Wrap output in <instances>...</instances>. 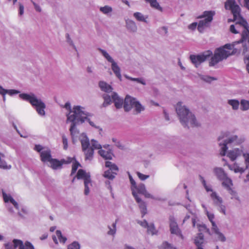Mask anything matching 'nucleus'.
I'll return each instance as SVG.
<instances>
[{
	"label": "nucleus",
	"mask_w": 249,
	"mask_h": 249,
	"mask_svg": "<svg viewBox=\"0 0 249 249\" xmlns=\"http://www.w3.org/2000/svg\"><path fill=\"white\" fill-rule=\"evenodd\" d=\"M87 118V112L85 108L81 106L74 107L73 111L70 114H67V122H71L70 131L73 143H75L79 137V131L76 128V125L85 122Z\"/></svg>",
	"instance_id": "f257e3e1"
},
{
	"label": "nucleus",
	"mask_w": 249,
	"mask_h": 249,
	"mask_svg": "<svg viewBox=\"0 0 249 249\" xmlns=\"http://www.w3.org/2000/svg\"><path fill=\"white\" fill-rule=\"evenodd\" d=\"M245 141L243 137H238L229 131L222 132L218 138V143L221 147L220 154L225 156L229 147L241 144Z\"/></svg>",
	"instance_id": "f03ea898"
},
{
	"label": "nucleus",
	"mask_w": 249,
	"mask_h": 249,
	"mask_svg": "<svg viewBox=\"0 0 249 249\" xmlns=\"http://www.w3.org/2000/svg\"><path fill=\"white\" fill-rule=\"evenodd\" d=\"M176 110L180 122L184 127H196L200 123L196 120L195 115L181 102H178Z\"/></svg>",
	"instance_id": "7ed1b4c3"
},
{
	"label": "nucleus",
	"mask_w": 249,
	"mask_h": 249,
	"mask_svg": "<svg viewBox=\"0 0 249 249\" xmlns=\"http://www.w3.org/2000/svg\"><path fill=\"white\" fill-rule=\"evenodd\" d=\"M19 97L20 99L29 102L39 115L45 116L46 105L42 100L38 98L34 93H21L19 94Z\"/></svg>",
	"instance_id": "20e7f679"
},
{
	"label": "nucleus",
	"mask_w": 249,
	"mask_h": 249,
	"mask_svg": "<svg viewBox=\"0 0 249 249\" xmlns=\"http://www.w3.org/2000/svg\"><path fill=\"white\" fill-rule=\"evenodd\" d=\"M127 173L131 183L132 193L135 199L136 197H139L137 193L143 195L146 198L155 199L153 195L147 191L143 183H140L137 185L129 172H127Z\"/></svg>",
	"instance_id": "39448f33"
},
{
	"label": "nucleus",
	"mask_w": 249,
	"mask_h": 249,
	"mask_svg": "<svg viewBox=\"0 0 249 249\" xmlns=\"http://www.w3.org/2000/svg\"><path fill=\"white\" fill-rule=\"evenodd\" d=\"M124 108L125 111H129L131 108H134L137 113H140L144 109L139 102L129 95H127L124 99Z\"/></svg>",
	"instance_id": "423d86ee"
},
{
	"label": "nucleus",
	"mask_w": 249,
	"mask_h": 249,
	"mask_svg": "<svg viewBox=\"0 0 249 249\" xmlns=\"http://www.w3.org/2000/svg\"><path fill=\"white\" fill-rule=\"evenodd\" d=\"M214 15V11H206L203 12L201 16L199 17V18H204V19L200 20L198 24L197 30L199 32H203L205 27L209 26L210 23L213 20Z\"/></svg>",
	"instance_id": "0eeeda50"
},
{
	"label": "nucleus",
	"mask_w": 249,
	"mask_h": 249,
	"mask_svg": "<svg viewBox=\"0 0 249 249\" xmlns=\"http://www.w3.org/2000/svg\"><path fill=\"white\" fill-rule=\"evenodd\" d=\"M103 97L104 99V107H107L110 105L112 102V100H113L116 108H120L122 107L123 99L121 98L116 92L112 93L111 97L107 93L104 94Z\"/></svg>",
	"instance_id": "6e6552de"
},
{
	"label": "nucleus",
	"mask_w": 249,
	"mask_h": 249,
	"mask_svg": "<svg viewBox=\"0 0 249 249\" xmlns=\"http://www.w3.org/2000/svg\"><path fill=\"white\" fill-rule=\"evenodd\" d=\"M76 178L78 179H83L84 181V194L88 195L89 193V186H91L90 176L83 169H79L77 173Z\"/></svg>",
	"instance_id": "1a4fd4ad"
},
{
	"label": "nucleus",
	"mask_w": 249,
	"mask_h": 249,
	"mask_svg": "<svg viewBox=\"0 0 249 249\" xmlns=\"http://www.w3.org/2000/svg\"><path fill=\"white\" fill-rule=\"evenodd\" d=\"M214 204L217 207V210L224 215L226 214V206L223 204V199L216 192H213L210 195Z\"/></svg>",
	"instance_id": "9d476101"
},
{
	"label": "nucleus",
	"mask_w": 249,
	"mask_h": 249,
	"mask_svg": "<svg viewBox=\"0 0 249 249\" xmlns=\"http://www.w3.org/2000/svg\"><path fill=\"white\" fill-rule=\"evenodd\" d=\"M212 54L210 51L199 55H191L190 60L196 67H197L201 63L204 62Z\"/></svg>",
	"instance_id": "9b49d317"
},
{
	"label": "nucleus",
	"mask_w": 249,
	"mask_h": 249,
	"mask_svg": "<svg viewBox=\"0 0 249 249\" xmlns=\"http://www.w3.org/2000/svg\"><path fill=\"white\" fill-rule=\"evenodd\" d=\"M74 160L73 158L70 157L68 158L67 160L64 159L59 160L55 159H52L48 162V166L54 170H57L61 168L64 163H69L72 162Z\"/></svg>",
	"instance_id": "f8f14e48"
},
{
	"label": "nucleus",
	"mask_w": 249,
	"mask_h": 249,
	"mask_svg": "<svg viewBox=\"0 0 249 249\" xmlns=\"http://www.w3.org/2000/svg\"><path fill=\"white\" fill-rule=\"evenodd\" d=\"M221 180L222 181V184L223 186H224L231 195V198L238 200V196H237L236 193L231 188L232 186V180L231 179L228 178L227 176L225 178Z\"/></svg>",
	"instance_id": "ddd939ff"
},
{
	"label": "nucleus",
	"mask_w": 249,
	"mask_h": 249,
	"mask_svg": "<svg viewBox=\"0 0 249 249\" xmlns=\"http://www.w3.org/2000/svg\"><path fill=\"white\" fill-rule=\"evenodd\" d=\"M170 222V230L172 234H176L181 239H183V235L181 231L178 228V224L175 217L173 216H170L169 217Z\"/></svg>",
	"instance_id": "4468645a"
},
{
	"label": "nucleus",
	"mask_w": 249,
	"mask_h": 249,
	"mask_svg": "<svg viewBox=\"0 0 249 249\" xmlns=\"http://www.w3.org/2000/svg\"><path fill=\"white\" fill-rule=\"evenodd\" d=\"M137 223L142 227L147 229V232L152 235L157 234L158 231L156 229L154 224L153 223H148L146 220L142 221L138 220Z\"/></svg>",
	"instance_id": "2eb2a0df"
},
{
	"label": "nucleus",
	"mask_w": 249,
	"mask_h": 249,
	"mask_svg": "<svg viewBox=\"0 0 249 249\" xmlns=\"http://www.w3.org/2000/svg\"><path fill=\"white\" fill-rule=\"evenodd\" d=\"M40 156L41 161L44 163H48L53 159L51 156V150L47 147L44 149Z\"/></svg>",
	"instance_id": "dca6fc26"
},
{
	"label": "nucleus",
	"mask_w": 249,
	"mask_h": 249,
	"mask_svg": "<svg viewBox=\"0 0 249 249\" xmlns=\"http://www.w3.org/2000/svg\"><path fill=\"white\" fill-rule=\"evenodd\" d=\"M79 139L81 143L82 149L86 151L87 149L89 148V140L85 133H82L79 136Z\"/></svg>",
	"instance_id": "f3484780"
},
{
	"label": "nucleus",
	"mask_w": 249,
	"mask_h": 249,
	"mask_svg": "<svg viewBox=\"0 0 249 249\" xmlns=\"http://www.w3.org/2000/svg\"><path fill=\"white\" fill-rule=\"evenodd\" d=\"M55 235L53 236V242L57 244L58 243V240L60 243L65 244L67 241V238L63 236L62 234L61 231L59 230H57L55 232Z\"/></svg>",
	"instance_id": "a211bd4d"
},
{
	"label": "nucleus",
	"mask_w": 249,
	"mask_h": 249,
	"mask_svg": "<svg viewBox=\"0 0 249 249\" xmlns=\"http://www.w3.org/2000/svg\"><path fill=\"white\" fill-rule=\"evenodd\" d=\"M242 153L241 149L239 148H234L232 150H230L227 153V156L232 160H234L237 157L240 156Z\"/></svg>",
	"instance_id": "6ab92c4d"
},
{
	"label": "nucleus",
	"mask_w": 249,
	"mask_h": 249,
	"mask_svg": "<svg viewBox=\"0 0 249 249\" xmlns=\"http://www.w3.org/2000/svg\"><path fill=\"white\" fill-rule=\"evenodd\" d=\"M138 203L139 208L142 213V217H143L147 213V206L145 202L142 201L140 197H136L135 199Z\"/></svg>",
	"instance_id": "aec40b11"
},
{
	"label": "nucleus",
	"mask_w": 249,
	"mask_h": 249,
	"mask_svg": "<svg viewBox=\"0 0 249 249\" xmlns=\"http://www.w3.org/2000/svg\"><path fill=\"white\" fill-rule=\"evenodd\" d=\"M195 244L197 246V249H203L204 244V235L202 233H199L195 239Z\"/></svg>",
	"instance_id": "412c9836"
},
{
	"label": "nucleus",
	"mask_w": 249,
	"mask_h": 249,
	"mask_svg": "<svg viewBox=\"0 0 249 249\" xmlns=\"http://www.w3.org/2000/svg\"><path fill=\"white\" fill-rule=\"evenodd\" d=\"M2 196L5 202H10L17 209H18V203L13 199L10 195L6 194L4 192H2Z\"/></svg>",
	"instance_id": "4be33fe9"
},
{
	"label": "nucleus",
	"mask_w": 249,
	"mask_h": 249,
	"mask_svg": "<svg viewBox=\"0 0 249 249\" xmlns=\"http://www.w3.org/2000/svg\"><path fill=\"white\" fill-rule=\"evenodd\" d=\"M111 69L115 74L116 76L120 80H122V75L121 74V70L117 65V63L114 61L111 63Z\"/></svg>",
	"instance_id": "5701e85b"
},
{
	"label": "nucleus",
	"mask_w": 249,
	"mask_h": 249,
	"mask_svg": "<svg viewBox=\"0 0 249 249\" xmlns=\"http://www.w3.org/2000/svg\"><path fill=\"white\" fill-rule=\"evenodd\" d=\"M212 230L213 231L218 240L222 242L225 241L226 237L224 235L219 231L217 225H214L213 228H212Z\"/></svg>",
	"instance_id": "b1692460"
},
{
	"label": "nucleus",
	"mask_w": 249,
	"mask_h": 249,
	"mask_svg": "<svg viewBox=\"0 0 249 249\" xmlns=\"http://www.w3.org/2000/svg\"><path fill=\"white\" fill-rule=\"evenodd\" d=\"M214 173L217 177V178L220 180L225 178L227 176L223 169L219 167L215 168L214 169Z\"/></svg>",
	"instance_id": "393cba45"
},
{
	"label": "nucleus",
	"mask_w": 249,
	"mask_h": 249,
	"mask_svg": "<svg viewBox=\"0 0 249 249\" xmlns=\"http://www.w3.org/2000/svg\"><path fill=\"white\" fill-rule=\"evenodd\" d=\"M98 153L99 155L105 160H111L113 156V154L111 151H106L103 149L99 150Z\"/></svg>",
	"instance_id": "a878e982"
},
{
	"label": "nucleus",
	"mask_w": 249,
	"mask_h": 249,
	"mask_svg": "<svg viewBox=\"0 0 249 249\" xmlns=\"http://www.w3.org/2000/svg\"><path fill=\"white\" fill-rule=\"evenodd\" d=\"M126 26L128 30L132 32H136L137 30V26L136 23L130 19L126 20Z\"/></svg>",
	"instance_id": "bb28decb"
},
{
	"label": "nucleus",
	"mask_w": 249,
	"mask_h": 249,
	"mask_svg": "<svg viewBox=\"0 0 249 249\" xmlns=\"http://www.w3.org/2000/svg\"><path fill=\"white\" fill-rule=\"evenodd\" d=\"M99 86L102 90L107 93H109L112 91V88L111 87L104 81L100 82Z\"/></svg>",
	"instance_id": "cd10ccee"
},
{
	"label": "nucleus",
	"mask_w": 249,
	"mask_h": 249,
	"mask_svg": "<svg viewBox=\"0 0 249 249\" xmlns=\"http://www.w3.org/2000/svg\"><path fill=\"white\" fill-rule=\"evenodd\" d=\"M227 103L231 107L233 110H237L240 107V102L237 99H229Z\"/></svg>",
	"instance_id": "c85d7f7f"
},
{
	"label": "nucleus",
	"mask_w": 249,
	"mask_h": 249,
	"mask_svg": "<svg viewBox=\"0 0 249 249\" xmlns=\"http://www.w3.org/2000/svg\"><path fill=\"white\" fill-rule=\"evenodd\" d=\"M5 155L4 154L0 152V168L4 169H10L11 168L10 165H7L4 160Z\"/></svg>",
	"instance_id": "c756f323"
},
{
	"label": "nucleus",
	"mask_w": 249,
	"mask_h": 249,
	"mask_svg": "<svg viewBox=\"0 0 249 249\" xmlns=\"http://www.w3.org/2000/svg\"><path fill=\"white\" fill-rule=\"evenodd\" d=\"M117 222V220L116 219L115 222L113 223L111 226H108L107 228L109 229L107 233L109 235L112 236L113 237L115 236V235L116 233V224Z\"/></svg>",
	"instance_id": "7c9ffc66"
},
{
	"label": "nucleus",
	"mask_w": 249,
	"mask_h": 249,
	"mask_svg": "<svg viewBox=\"0 0 249 249\" xmlns=\"http://www.w3.org/2000/svg\"><path fill=\"white\" fill-rule=\"evenodd\" d=\"M99 52L102 54V55L104 57L106 60L111 64L114 62L115 61L112 58V57L110 55V54L105 50L99 48L98 49Z\"/></svg>",
	"instance_id": "2f4dec72"
},
{
	"label": "nucleus",
	"mask_w": 249,
	"mask_h": 249,
	"mask_svg": "<svg viewBox=\"0 0 249 249\" xmlns=\"http://www.w3.org/2000/svg\"><path fill=\"white\" fill-rule=\"evenodd\" d=\"M133 16L134 18L139 21H142L147 23V16H144L142 13L140 12H135L134 13Z\"/></svg>",
	"instance_id": "473e14b6"
},
{
	"label": "nucleus",
	"mask_w": 249,
	"mask_h": 249,
	"mask_svg": "<svg viewBox=\"0 0 249 249\" xmlns=\"http://www.w3.org/2000/svg\"><path fill=\"white\" fill-rule=\"evenodd\" d=\"M231 170L233 171L235 173H242L245 171V169L239 167L237 164L234 163L233 165H228Z\"/></svg>",
	"instance_id": "72a5a7b5"
},
{
	"label": "nucleus",
	"mask_w": 249,
	"mask_h": 249,
	"mask_svg": "<svg viewBox=\"0 0 249 249\" xmlns=\"http://www.w3.org/2000/svg\"><path fill=\"white\" fill-rule=\"evenodd\" d=\"M105 166L106 167L108 168V170H110L112 172L117 173L119 170L118 167L115 164L109 161L106 162Z\"/></svg>",
	"instance_id": "f704fd0d"
},
{
	"label": "nucleus",
	"mask_w": 249,
	"mask_h": 249,
	"mask_svg": "<svg viewBox=\"0 0 249 249\" xmlns=\"http://www.w3.org/2000/svg\"><path fill=\"white\" fill-rule=\"evenodd\" d=\"M12 243L15 249H24L23 243L21 240L15 239L13 240Z\"/></svg>",
	"instance_id": "c9c22d12"
},
{
	"label": "nucleus",
	"mask_w": 249,
	"mask_h": 249,
	"mask_svg": "<svg viewBox=\"0 0 249 249\" xmlns=\"http://www.w3.org/2000/svg\"><path fill=\"white\" fill-rule=\"evenodd\" d=\"M146 2L150 4V6L159 10L161 11L162 8L160 6L159 3L157 2V0H145Z\"/></svg>",
	"instance_id": "e433bc0d"
},
{
	"label": "nucleus",
	"mask_w": 249,
	"mask_h": 249,
	"mask_svg": "<svg viewBox=\"0 0 249 249\" xmlns=\"http://www.w3.org/2000/svg\"><path fill=\"white\" fill-rule=\"evenodd\" d=\"M197 228L198 229V231L199 232H200V233H202L201 232H207L210 235L211 234L210 230L208 228H207V227L205 224H197Z\"/></svg>",
	"instance_id": "4c0bfd02"
},
{
	"label": "nucleus",
	"mask_w": 249,
	"mask_h": 249,
	"mask_svg": "<svg viewBox=\"0 0 249 249\" xmlns=\"http://www.w3.org/2000/svg\"><path fill=\"white\" fill-rule=\"evenodd\" d=\"M199 178H200V180L201 183H202L204 187L205 188L206 191L207 192H212V193L213 192V189L212 188L211 185L210 184H207L206 182L205 179L204 178L201 176H199Z\"/></svg>",
	"instance_id": "58836bf2"
},
{
	"label": "nucleus",
	"mask_w": 249,
	"mask_h": 249,
	"mask_svg": "<svg viewBox=\"0 0 249 249\" xmlns=\"http://www.w3.org/2000/svg\"><path fill=\"white\" fill-rule=\"evenodd\" d=\"M240 108L243 111L249 110V101L244 99L241 100L240 102Z\"/></svg>",
	"instance_id": "ea45409f"
},
{
	"label": "nucleus",
	"mask_w": 249,
	"mask_h": 249,
	"mask_svg": "<svg viewBox=\"0 0 249 249\" xmlns=\"http://www.w3.org/2000/svg\"><path fill=\"white\" fill-rule=\"evenodd\" d=\"M116 175L117 173L112 172L110 170H107L104 172V177L109 179H113Z\"/></svg>",
	"instance_id": "a19ab883"
},
{
	"label": "nucleus",
	"mask_w": 249,
	"mask_h": 249,
	"mask_svg": "<svg viewBox=\"0 0 249 249\" xmlns=\"http://www.w3.org/2000/svg\"><path fill=\"white\" fill-rule=\"evenodd\" d=\"M84 151L85 154L86 160H91L93 155V149L91 148H89Z\"/></svg>",
	"instance_id": "79ce46f5"
},
{
	"label": "nucleus",
	"mask_w": 249,
	"mask_h": 249,
	"mask_svg": "<svg viewBox=\"0 0 249 249\" xmlns=\"http://www.w3.org/2000/svg\"><path fill=\"white\" fill-rule=\"evenodd\" d=\"M198 75L201 79L208 83H210L212 81L216 80V78L213 77L209 76L208 75H204L202 74H199Z\"/></svg>",
	"instance_id": "37998d69"
},
{
	"label": "nucleus",
	"mask_w": 249,
	"mask_h": 249,
	"mask_svg": "<svg viewBox=\"0 0 249 249\" xmlns=\"http://www.w3.org/2000/svg\"><path fill=\"white\" fill-rule=\"evenodd\" d=\"M100 10L104 14H107L112 12V8L108 5L105 6L104 7H101Z\"/></svg>",
	"instance_id": "c03bdc74"
},
{
	"label": "nucleus",
	"mask_w": 249,
	"mask_h": 249,
	"mask_svg": "<svg viewBox=\"0 0 249 249\" xmlns=\"http://www.w3.org/2000/svg\"><path fill=\"white\" fill-rule=\"evenodd\" d=\"M124 76L127 79L130 80L131 81H136L138 83H141L143 85H145L146 84L145 82L142 78H132L126 75H125Z\"/></svg>",
	"instance_id": "a18cd8bd"
},
{
	"label": "nucleus",
	"mask_w": 249,
	"mask_h": 249,
	"mask_svg": "<svg viewBox=\"0 0 249 249\" xmlns=\"http://www.w3.org/2000/svg\"><path fill=\"white\" fill-rule=\"evenodd\" d=\"M206 213L207 215V217L210 220V221L212 223V228H213L214 225H216L214 221H213L214 215L213 213H209L208 211H206Z\"/></svg>",
	"instance_id": "49530a36"
},
{
	"label": "nucleus",
	"mask_w": 249,
	"mask_h": 249,
	"mask_svg": "<svg viewBox=\"0 0 249 249\" xmlns=\"http://www.w3.org/2000/svg\"><path fill=\"white\" fill-rule=\"evenodd\" d=\"M91 148L95 149H102V146L98 142L93 139L91 141Z\"/></svg>",
	"instance_id": "de8ad7c7"
},
{
	"label": "nucleus",
	"mask_w": 249,
	"mask_h": 249,
	"mask_svg": "<svg viewBox=\"0 0 249 249\" xmlns=\"http://www.w3.org/2000/svg\"><path fill=\"white\" fill-rule=\"evenodd\" d=\"M80 245L79 242L74 241L68 246L67 249H80Z\"/></svg>",
	"instance_id": "09e8293b"
},
{
	"label": "nucleus",
	"mask_w": 249,
	"mask_h": 249,
	"mask_svg": "<svg viewBox=\"0 0 249 249\" xmlns=\"http://www.w3.org/2000/svg\"><path fill=\"white\" fill-rule=\"evenodd\" d=\"M112 141L114 143L115 146L118 147L119 148L121 149H123L124 148V146L116 138H113L112 139Z\"/></svg>",
	"instance_id": "8fccbe9b"
},
{
	"label": "nucleus",
	"mask_w": 249,
	"mask_h": 249,
	"mask_svg": "<svg viewBox=\"0 0 249 249\" xmlns=\"http://www.w3.org/2000/svg\"><path fill=\"white\" fill-rule=\"evenodd\" d=\"M80 166V164L79 163L76 161H75L74 163H73L72 166V170H71V175H72L73 174H74L76 170H77V168L78 167Z\"/></svg>",
	"instance_id": "3c124183"
},
{
	"label": "nucleus",
	"mask_w": 249,
	"mask_h": 249,
	"mask_svg": "<svg viewBox=\"0 0 249 249\" xmlns=\"http://www.w3.org/2000/svg\"><path fill=\"white\" fill-rule=\"evenodd\" d=\"M137 175L141 180H145L149 178V175H144L139 172H137Z\"/></svg>",
	"instance_id": "603ef678"
},
{
	"label": "nucleus",
	"mask_w": 249,
	"mask_h": 249,
	"mask_svg": "<svg viewBox=\"0 0 249 249\" xmlns=\"http://www.w3.org/2000/svg\"><path fill=\"white\" fill-rule=\"evenodd\" d=\"M19 93L20 91L16 89H7V94L11 96Z\"/></svg>",
	"instance_id": "864d4df0"
},
{
	"label": "nucleus",
	"mask_w": 249,
	"mask_h": 249,
	"mask_svg": "<svg viewBox=\"0 0 249 249\" xmlns=\"http://www.w3.org/2000/svg\"><path fill=\"white\" fill-rule=\"evenodd\" d=\"M89 115L88 113V112H87V118L86 119H85V121L88 122L89 123V124L91 126H92V127H95L96 128H98V129L99 128V127L96 125L94 124V123L90 120V119L89 118Z\"/></svg>",
	"instance_id": "5fc2aeb1"
},
{
	"label": "nucleus",
	"mask_w": 249,
	"mask_h": 249,
	"mask_svg": "<svg viewBox=\"0 0 249 249\" xmlns=\"http://www.w3.org/2000/svg\"><path fill=\"white\" fill-rule=\"evenodd\" d=\"M23 244L24 249H35L34 246L29 241H26Z\"/></svg>",
	"instance_id": "6e6d98bb"
},
{
	"label": "nucleus",
	"mask_w": 249,
	"mask_h": 249,
	"mask_svg": "<svg viewBox=\"0 0 249 249\" xmlns=\"http://www.w3.org/2000/svg\"><path fill=\"white\" fill-rule=\"evenodd\" d=\"M77 106H75L73 107L72 109H71V104L70 102H67L65 104V106H64V107L68 110L69 111V113L68 114H70V113H71V112H72V111H73V109H74V107H76Z\"/></svg>",
	"instance_id": "4d7b16f0"
},
{
	"label": "nucleus",
	"mask_w": 249,
	"mask_h": 249,
	"mask_svg": "<svg viewBox=\"0 0 249 249\" xmlns=\"http://www.w3.org/2000/svg\"><path fill=\"white\" fill-rule=\"evenodd\" d=\"M47 147H43L42 145L39 144H36L35 146L34 150L39 152L40 154L41 152L44 150V149L46 148Z\"/></svg>",
	"instance_id": "13d9d810"
},
{
	"label": "nucleus",
	"mask_w": 249,
	"mask_h": 249,
	"mask_svg": "<svg viewBox=\"0 0 249 249\" xmlns=\"http://www.w3.org/2000/svg\"><path fill=\"white\" fill-rule=\"evenodd\" d=\"M62 141H63V147L64 149L66 150L68 148V140L65 136L63 135L62 136Z\"/></svg>",
	"instance_id": "bf43d9fd"
},
{
	"label": "nucleus",
	"mask_w": 249,
	"mask_h": 249,
	"mask_svg": "<svg viewBox=\"0 0 249 249\" xmlns=\"http://www.w3.org/2000/svg\"><path fill=\"white\" fill-rule=\"evenodd\" d=\"M160 32L164 35H166L168 33V28L166 26H163L159 29Z\"/></svg>",
	"instance_id": "052dcab7"
},
{
	"label": "nucleus",
	"mask_w": 249,
	"mask_h": 249,
	"mask_svg": "<svg viewBox=\"0 0 249 249\" xmlns=\"http://www.w3.org/2000/svg\"><path fill=\"white\" fill-rule=\"evenodd\" d=\"M67 41L68 42V43L70 44V45H71V46H72V47H73V48L76 51H77V49H76V47H75V46L74 45L72 41L71 40V39L70 38V36H69V35H67Z\"/></svg>",
	"instance_id": "680f3d73"
},
{
	"label": "nucleus",
	"mask_w": 249,
	"mask_h": 249,
	"mask_svg": "<svg viewBox=\"0 0 249 249\" xmlns=\"http://www.w3.org/2000/svg\"><path fill=\"white\" fill-rule=\"evenodd\" d=\"M31 2L33 4L35 10L38 12H40L41 11V8L39 6V5L37 4H36V2H35L34 1L31 0Z\"/></svg>",
	"instance_id": "e2e57ef3"
},
{
	"label": "nucleus",
	"mask_w": 249,
	"mask_h": 249,
	"mask_svg": "<svg viewBox=\"0 0 249 249\" xmlns=\"http://www.w3.org/2000/svg\"><path fill=\"white\" fill-rule=\"evenodd\" d=\"M173 249L171 247V244H169L167 242L163 243V249Z\"/></svg>",
	"instance_id": "0e129e2a"
},
{
	"label": "nucleus",
	"mask_w": 249,
	"mask_h": 249,
	"mask_svg": "<svg viewBox=\"0 0 249 249\" xmlns=\"http://www.w3.org/2000/svg\"><path fill=\"white\" fill-rule=\"evenodd\" d=\"M24 6L21 3H19V15L22 16L24 13Z\"/></svg>",
	"instance_id": "69168bd1"
},
{
	"label": "nucleus",
	"mask_w": 249,
	"mask_h": 249,
	"mask_svg": "<svg viewBox=\"0 0 249 249\" xmlns=\"http://www.w3.org/2000/svg\"><path fill=\"white\" fill-rule=\"evenodd\" d=\"M7 89H4L0 85V94L1 95H6Z\"/></svg>",
	"instance_id": "338daca9"
},
{
	"label": "nucleus",
	"mask_w": 249,
	"mask_h": 249,
	"mask_svg": "<svg viewBox=\"0 0 249 249\" xmlns=\"http://www.w3.org/2000/svg\"><path fill=\"white\" fill-rule=\"evenodd\" d=\"M197 25V23L196 22H194L190 25H189L188 28L189 29L193 30L195 29Z\"/></svg>",
	"instance_id": "774afa93"
}]
</instances>
